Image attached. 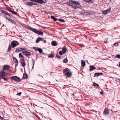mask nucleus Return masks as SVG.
Masks as SVG:
<instances>
[{
    "instance_id": "obj_1",
    "label": "nucleus",
    "mask_w": 120,
    "mask_h": 120,
    "mask_svg": "<svg viewBox=\"0 0 120 120\" xmlns=\"http://www.w3.org/2000/svg\"><path fill=\"white\" fill-rule=\"evenodd\" d=\"M27 28L28 29L37 34L41 35H43V32L37 30L36 29L32 28L31 26H28Z\"/></svg>"
},
{
    "instance_id": "obj_2",
    "label": "nucleus",
    "mask_w": 120,
    "mask_h": 120,
    "mask_svg": "<svg viewBox=\"0 0 120 120\" xmlns=\"http://www.w3.org/2000/svg\"><path fill=\"white\" fill-rule=\"evenodd\" d=\"M69 2L73 4V8L74 9H77L80 7V4L78 2L73 0H70Z\"/></svg>"
},
{
    "instance_id": "obj_3",
    "label": "nucleus",
    "mask_w": 120,
    "mask_h": 120,
    "mask_svg": "<svg viewBox=\"0 0 120 120\" xmlns=\"http://www.w3.org/2000/svg\"><path fill=\"white\" fill-rule=\"evenodd\" d=\"M11 43V45L13 48H14L17 46L19 45V44L18 41H12Z\"/></svg>"
},
{
    "instance_id": "obj_4",
    "label": "nucleus",
    "mask_w": 120,
    "mask_h": 120,
    "mask_svg": "<svg viewBox=\"0 0 120 120\" xmlns=\"http://www.w3.org/2000/svg\"><path fill=\"white\" fill-rule=\"evenodd\" d=\"M11 79L18 82H19L20 81V79L19 78L16 76H14L12 77Z\"/></svg>"
},
{
    "instance_id": "obj_5",
    "label": "nucleus",
    "mask_w": 120,
    "mask_h": 120,
    "mask_svg": "<svg viewBox=\"0 0 120 120\" xmlns=\"http://www.w3.org/2000/svg\"><path fill=\"white\" fill-rule=\"evenodd\" d=\"M109 112L108 110V109L107 108H106L104 111V114L105 116H106L109 114Z\"/></svg>"
},
{
    "instance_id": "obj_6",
    "label": "nucleus",
    "mask_w": 120,
    "mask_h": 120,
    "mask_svg": "<svg viewBox=\"0 0 120 120\" xmlns=\"http://www.w3.org/2000/svg\"><path fill=\"white\" fill-rule=\"evenodd\" d=\"M20 62L22 66L23 67H24L25 65V63L24 60L23 59H21L20 60Z\"/></svg>"
},
{
    "instance_id": "obj_7",
    "label": "nucleus",
    "mask_w": 120,
    "mask_h": 120,
    "mask_svg": "<svg viewBox=\"0 0 120 120\" xmlns=\"http://www.w3.org/2000/svg\"><path fill=\"white\" fill-rule=\"evenodd\" d=\"M35 2H37L40 4H42L45 3V2H44L43 0H36Z\"/></svg>"
},
{
    "instance_id": "obj_8",
    "label": "nucleus",
    "mask_w": 120,
    "mask_h": 120,
    "mask_svg": "<svg viewBox=\"0 0 120 120\" xmlns=\"http://www.w3.org/2000/svg\"><path fill=\"white\" fill-rule=\"evenodd\" d=\"M43 39L41 38L38 37L37 38L35 42L36 43H38L40 41H43Z\"/></svg>"
},
{
    "instance_id": "obj_9",
    "label": "nucleus",
    "mask_w": 120,
    "mask_h": 120,
    "mask_svg": "<svg viewBox=\"0 0 120 120\" xmlns=\"http://www.w3.org/2000/svg\"><path fill=\"white\" fill-rule=\"evenodd\" d=\"M10 67V66L7 65L4 66L3 68V70H8Z\"/></svg>"
},
{
    "instance_id": "obj_10",
    "label": "nucleus",
    "mask_w": 120,
    "mask_h": 120,
    "mask_svg": "<svg viewBox=\"0 0 120 120\" xmlns=\"http://www.w3.org/2000/svg\"><path fill=\"white\" fill-rule=\"evenodd\" d=\"M25 4L27 6H32V2H26L25 3Z\"/></svg>"
},
{
    "instance_id": "obj_11",
    "label": "nucleus",
    "mask_w": 120,
    "mask_h": 120,
    "mask_svg": "<svg viewBox=\"0 0 120 120\" xmlns=\"http://www.w3.org/2000/svg\"><path fill=\"white\" fill-rule=\"evenodd\" d=\"M1 13H4L5 16L7 17V16H6V15H8V16H9V17H11V16H10V15L9 14H8L6 12H5L3 10H1Z\"/></svg>"
},
{
    "instance_id": "obj_12",
    "label": "nucleus",
    "mask_w": 120,
    "mask_h": 120,
    "mask_svg": "<svg viewBox=\"0 0 120 120\" xmlns=\"http://www.w3.org/2000/svg\"><path fill=\"white\" fill-rule=\"evenodd\" d=\"M23 49V48H18L15 50V52H20Z\"/></svg>"
},
{
    "instance_id": "obj_13",
    "label": "nucleus",
    "mask_w": 120,
    "mask_h": 120,
    "mask_svg": "<svg viewBox=\"0 0 120 120\" xmlns=\"http://www.w3.org/2000/svg\"><path fill=\"white\" fill-rule=\"evenodd\" d=\"M62 51L63 52V54H65L66 52L67 51V48L65 47H64L62 49Z\"/></svg>"
},
{
    "instance_id": "obj_14",
    "label": "nucleus",
    "mask_w": 120,
    "mask_h": 120,
    "mask_svg": "<svg viewBox=\"0 0 120 120\" xmlns=\"http://www.w3.org/2000/svg\"><path fill=\"white\" fill-rule=\"evenodd\" d=\"M84 1L88 3H91L94 2L93 0H84Z\"/></svg>"
},
{
    "instance_id": "obj_15",
    "label": "nucleus",
    "mask_w": 120,
    "mask_h": 120,
    "mask_svg": "<svg viewBox=\"0 0 120 120\" xmlns=\"http://www.w3.org/2000/svg\"><path fill=\"white\" fill-rule=\"evenodd\" d=\"M52 45L54 46H56L57 45V44L56 41H52Z\"/></svg>"
},
{
    "instance_id": "obj_16",
    "label": "nucleus",
    "mask_w": 120,
    "mask_h": 120,
    "mask_svg": "<svg viewBox=\"0 0 120 120\" xmlns=\"http://www.w3.org/2000/svg\"><path fill=\"white\" fill-rule=\"evenodd\" d=\"M90 70L91 71L93 70H94L96 69L95 67L93 66H90Z\"/></svg>"
},
{
    "instance_id": "obj_17",
    "label": "nucleus",
    "mask_w": 120,
    "mask_h": 120,
    "mask_svg": "<svg viewBox=\"0 0 120 120\" xmlns=\"http://www.w3.org/2000/svg\"><path fill=\"white\" fill-rule=\"evenodd\" d=\"M5 76V75L4 72H0V77L4 76Z\"/></svg>"
},
{
    "instance_id": "obj_18",
    "label": "nucleus",
    "mask_w": 120,
    "mask_h": 120,
    "mask_svg": "<svg viewBox=\"0 0 120 120\" xmlns=\"http://www.w3.org/2000/svg\"><path fill=\"white\" fill-rule=\"evenodd\" d=\"M13 60L15 63H18V61L17 59L15 58V57H13Z\"/></svg>"
},
{
    "instance_id": "obj_19",
    "label": "nucleus",
    "mask_w": 120,
    "mask_h": 120,
    "mask_svg": "<svg viewBox=\"0 0 120 120\" xmlns=\"http://www.w3.org/2000/svg\"><path fill=\"white\" fill-rule=\"evenodd\" d=\"M81 64L82 66L84 67L85 65V62L83 60H82L81 61Z\"/></svg>"
},
{
    "instance_id": "obj_20",
    "label": "nucleus",
    "mask_w": 120,
    "mask_h": 120,
    "mask_svg": "<svg viewBox=\"0 0 120 120\" xmlns=\"http://www.w3.org/2000/svg\"><path fill=\"white\" fill-rule=\"evenodd\" d=\"M6 18L8 20L10 21H11L12 23L14 24H15V23L12 20L10 19H8V18H7V17H6Z\"/></svg>"
},
{
    "instance_id": "obj_21",
    "label": "nucleus",
    "mask_w": 120,
    "mask_h": 120,
    "mask_svg": "<svg viewBox=\"0 0 120 120\" xmlns=\"http://www.w3.org/2000/svg\"><path fill=\"white\" fill-rule=\"evenodd\" d=\"M90 11H85L84 12V14L86 15H90Z\"/></svg>"
},
{
    "instance_id": "obj_22",
    "label": "nucleus",
    "mask_w": 120,
    "mask_h": 120,
    "mask_svg": "<svg viewBox=\"0 0 120 120\" xmlns=\"http://www.w3.org/2000/svg\"><path fill=\"white\" fill-rule=\"evenodd\" d=\"M51 18L55 21H56L57 20H58L56 18L53 16H51Z\"/></svg>"
},
{
    "instance_id": "obj_23",
    "label": "nucleus",
    "mask_w": 120,
    "mask_h": 120,
    "mask_svg": "<svg viewBox=\"0 0 120 120\" xmlns=\"http://www.w3.org/2000/svg\"><path fill=\"white\" fill-rule=\"evenodd\" d=\"M11 45H9L8 46V49L7 50V52H9L11 49Z\"/></svg>"
},
{
    "instance_id": "obj_24",
    "label": "nucleus",
    "mask_w": 120,
    "mask_h": 120,
    "mask_svg": "<svg viewBox=\"0 0 120 120\" xmlns=\"http://www.w3.org/2000/svg\"><path fill=\"white\" fill-rule=\"evenodd\" d=\"M25 52V55L27 56H28L30 55V52H28L27 51H26V52Z\"/></svg>"
},
{
    "instance_id": "obj_25",
    "label": "nucleus",
    "mask_w": 120,
    "mask_h": 120,
    "mask_svg": "<svg viewBox=\"0 0 120 120\" xmlns=\"http://www.w3.org/2000/svg\"><path fill=\"white\" fill-rule=\"evenodd\" d=\"M23 78L25 79L27 78V75L26 74H24L23 75Z\"/></svg>"
},
{
    "instance_id": "obj_26",
    "label": "nucleus",
    "mask_w": 120,
    "mask_h": 120,
    "mask_svg": "<svg viewBox=\"0 0 120 120\" xmlns=\"http://www.w3.org/2000/svg\"><path fill=\"white\" fill-rule=\"evenodd\" d=\"M67 75L68 77H69L72 75V74L69 72H67Z\"/></svg>"
},
{
    "instance_id": "obj_27",
    "label": "nucleus",
    "mask_w": 120,
    "mask_h": 120,
    "mask_svg": "<svg viewBox=\"0 0 120 120\" xmlns=\"http://www.w3.org/2000/svg\"><path fill=\"white\" fill-rule=\"evenodd\" d=\"M38 51L40 53L42 52H43V50L42 49L40 48L38 49Z\"/></svg>"
},
{
    "instance_id": "obj_28",
    "label": "nucleus",
    "mask_w": 120,
    "mask_h": 120,
    "mask_svg": "<svg viewBox=\"0 0 120 120\" xmlns=\"http://www.w3.org/2000/svg\"><path fill=\"white\" fill-rule=\"evenodd\" d=\"M63 71L64 72H67L69 71V70L68 69L66 68L64 69Z\"/></svg>"
},
{
    "instance_id": "obj_29",
    "label": "nucleus",
    "mask_w": 120,
    "mask_h": 120,
    "mask_svg": "<svg viewBox=\"0 0 120 120\" xmlns=\"http://www.w3.org/2000/svg\"><path fill=\"white\" fill-rule=\"evenodd\" d=\"M19 57L20 58H23V57L22 56V53H20L19 54Z\"/></svg>"
},
{
    "instance_id": "obj_30",
    "label": "nucleus",
    "mask_w": 120,
    "mask_h": 120,
    "mask_svg": "<svg viewBox=\"0 0 120 120\" xmlns=\"http://www.w3.org/2000/svg\"><path fill=\"white\" fill-rule=\"evenodd\" d=\"M64 63H66L68 62V60L67 58L65 59L64 60Z\"/></svg>"
},
{
    "instance_id": "obj_31",
    "label": "nucleus",
    "mask_w": 120,
    "mask_h": 120,
    "mask_svg": "<svg viewBox=\"0 0 120 120\" xmlns=\"http://www.w3.org/2000/svg\"><path fill=\"white\" fill-rule=\"evenodd\" d=\"M111 9V8H109V9H107L105 11L107 12V13H109V12H110Z\"/></svg>"
},
{
    "instance_id": "obj_32",
    "label": "nucleus",
    "mask_w": 120,
    "mask_h": 120,
    "mask_svg": "<svg viewBox=\"0 0 120 120\" xmlns=\"http://www.w3.org/2000/svg\"><path fill=\"white\" fill-rule=\"evenodd\" d=\"M54 56V55L52 54H51L50 55H49L48 56V57H50V58L53 57Z\"/></svg>"
},
{
    "instance_id": "obj_33",
    "label": "nucleus",
    "mask_w": 120,
    "mask_h": 120,
    "mask_svg": "<svg viewBox=\"0 0 120 120\" xmlns=\"http://www.w3.org/2000/svg\"><path fill=\"white\" fill-rule=\"evenodd\" d=\"M68 4H69V5L71 7H72V8H73V3H72L71 2V3H68Z\"/></svg>"
},
{
    "instance_id": "obj_34",
    "label": "nucleus",
    "mask_w": 120,
    "mask_h": 120,
    "mask_svg": "<svg viewBox=\"0 0 120 120\" xmlns=\"http://www.w3.org/2000/svg\"><path fill=\"white\" fill-rule=\"evenodd\" d=\"M59 20L60 21L62 22H64L65 21V20L64 19H59Z\"/></svg>"
},
{
    "instance_id": "obj_35",
    "label": "nucleus",
    "mask_w": 120,
    "mask_h": 120,
    "mask_svg": "<svg viewBox=\"0 0 120 120\" xmlns=\"http://www.w3.org/2000/svg\"><path fill=\"white\" fill-rule=\"evenodd\" d=\"M93 86H98V84L94 82L93 85Z\"/></svg>"
},
{
    "instance_id": "obj_36",
    "label": "nucleus",
    "mask_w": 120,
    "mask_h": 120,
    "mask_svg": "<svg viewBox=\"0 0 120 120\" xmlns=\"http://www.w3.org/2000/svg\"><path fill=\"white\" fill-rule=\"evenodd\" d=\"M59 54L61 55H62L63 54V52L62 51H60L59 52Z\"/></svg>"
},
{
    "instance_id": "obj_37",
    "label": "nucleus",
    "mask_w": 120,
    "mask_h": 120,
    "mask_svg": "<svg viewBox=\"0 0 120 120\" xmlns=\"http://www.w3.org/2000/svg\"><path fill=\"white\" fill-rule=\"evenodd\" d=\"M103 13L104 15H105L106 14H107L108 13H107V12H106V11L105 10V11H103Z\"/></svg>"
},
{
    "instance_id": "obj_38",
    "label": "nucleus",
    "mask_w": 120,
    "mask_h": 120,
    "mask_svg": "<svg viewBox=\"0 0 120 120\" xmlns=\"http://www.w3.org/2000/svg\"><path fill=\"white\" fill-rule=\"evenodd\" d=\"M22 53H25V52H26V51L25 49H24V48H23V50H22Z\"/></svg>"
},
{
    "instance_id": "obj_39",
    "label": "nucleus",
    "mask_w": 120,
    "mask_h": 120,
    "mask_svg": "<svg viewBox=\"0 0 120 120\" xmlns=\"http://www.w3.org/2000/svg\"><path fill=\"white\" fill-rule=\"evenodd\" d=\"M116 57L120 59V55L119 54L117 55H116Z\"/></svg>"
},
{
    "instance_id": "obj_40",
    "label": "nucleus",
    "mask_w": 120,
    "mask_h": 120,
    "mask_svg": "<svg viewBox=\"0 0 120 120\" xmlns=\"http://www.w3.org/2000/svg\"><path fill=\"white\" fill-rule=\"evenodd\" d=\"M113 45L116 46H117L118 45V43H116L114 44Z\"/></svg>"
},
{
    "instance_id": "obj_41",
    "label": "nucleus",
    "mask_w": 120,
    "mask_h": 120,
    "mask_svg": "<svg viewBox=\"0 0 120 120\" xmlns=\"http://www.w3.org/2000/svg\"><path fill=\"white\" fill-rule=\"evenodd\" d=\"M33 48L34 49L35 51H37V50H38V49L37 48L35 47H34Z\"/></svg>"
},
{
    "instance_id": "obj_42",
    "label": "nucleus",
    "mask_w": 120,
    "mask_h": 120,
    "mask_svg": "<svg viewBox=\"0 0 120 120\" xmlns=\"http://www.w3.org/2000/svg\"><path fill=\"white\" fill-rule=\"evenodd\" d=\"M2 79H4L5 81H7L8 80V79L6 78H2Z\"/></svg>"
},
{
    "instance_id": "obj_43",
    "label": "nucleus",
    "mask_w": 120,
    "mask_h": 120,
    "mask_svg": "<svg viewBox=\"0 0 120 120\" xmlns=\"http://www.w3.org/2000/svg\"><path fill=\"white\" fill-rule=\"evenodd\" d=\"M103 74L102 73H98V76L99 75H101Z\"/></svg>"
},
{
    "instance_id": "obj_44",
    "label": "nucleus",
    "mask_w": 120,
    "mask_h": 120,
    "mask_svg": "<svg viewBox=\"0 0 120 120\" xmlns=\"http://www.w3.org/2000/svg\"><path fill=\"white\" fill-rule=\"evenodd\" d=\"M8 11H9V12H11V13H13V11H12L9 9H8L7 10Z\"/></svg>"
},
{
    "instance_id": "obj_45",
    "label": "nucleus",
    "mask_w": 120,
    "mask_h": 120,
    "mask_svg": "<svg viewBox=\"0 0 120 120\" xmlns=\"http://www.w3.org/2000/svg\"><path fill=\"white\" fill-rule=\"evenodd\" d=\"M56 56L59 59H60L61 58L60 56H58V54H57V55Z\"/></svg>"
},
{
    "instance_id": "obj_46",
    "label": "nucleus",
    "mask_w": 120,
    "mask_h": 120,
    "mask_svg": "<svg viewBox=\"0 0 120 120\" xmlns=\"http://www.w3.org/2000/svg\"><path fill=\"white\" fill-rule=\"evenodd\" d=\"M97 76H98V73H95L94 76L95 77Z\"/></svg>"
},
{
    "instance_id": "obj_47",
    "label": "nucleus",
    "mask_w": 120,
    "mask_h": 120,
    "mask_svg": "<svg viewBox=\"0 0 120 120\" xmlns=\"http://www.w3.org/2000/svg\"><path fill=\"white\" fill-rule=\"evenodd\" d=\"M103 90H102L100 92L101 95H103Z\"/></svg>"
},
{
    "instance_id": "obj_48",
    "label": "nucleus",
    "mask_w": 120,
    "mask_h": 120,
    "mask_svg": "<svg viewBox=\"0 0 120 120\" xmlns=\"http://www.w3.org/2000/svg\"><path fill=\"white\" fill-rule=\"evenodd\" d=\"M21 92H20L19 93H17V95L19 96H20L21 95Z\"/></svg>"
},
{
    "instance_id": "obj_49",
    "label": "nucleus",
    "mask_w": 120,
    "mask_h": 120,
    "mask_svg": "<svg viewBox=\"0 0 120 120\" xmlns=\"http://www.w3.org/2000/svg\"><path fill=\"white\" fill-rule=\"evenodd\" d=\"M104 42L106 44H107V43H108V42L107 41V40H105V41H104Z\"/></svg>"
},
{
    "instance_id": "obj_50",
    "label": "nucleus",
    "mask_w": 120,
    "mask_h": 120,
    "mask_svg": "<svg viewBox=\"0 0 120 120\" xmlns=\"http://www.w3.org/2000/svg\"><path fill=\"white\" fill-rule=\"evenodd\" d=\"M12 13L13 14H14L15 15H17V13L16 12H14V11H13V12Z\"/></svg>"
},
{
    "instance_id": "obj_51",
    "label": "nucleus",
    "mask_w": 120,
    "mask_h": 120,
    "mask_svg": "<svg viewBox=\"0 0 120 120\" xmlns=\"http://www.w3.org/2000/svg\"><path fill=\"white\" fill-rule=\"evenodd\" d=\"M37 4L36 3L32 2V5H35Z\"/></svg>"
},
{
    "instance_id": "obj_52",
    "label": "nucleus",
    "mask_w": 120,
    "mask_h": 120,
    "mask_svg": "<svg viewBox=\"0 0 120 120\" xmlns=\"http://www.w3.org/2000/svg\"><path fill=\"white\" fill-rule=\"evenodd\" d=\"M93 113L94 114H97V112L95 111H93Z\"/></svg>"
},
{
    "instance_id": "obj_53",
    "label": "nucleus",
    "mask_w": 120,
    "mask_h": 120,
    "mask_svg": "<svg viewBox=\"0 0 120 120\" xmlns=\"http://www.w3.org/2000/svg\"><path fill=\"white\" fill-rule=\"evenodd\" d=\"M35 115L36 116V117H37L38 118H39V119H40V118L36 114H35Z\"/></svg>"
},
{
    "instance_id": "obj_54",
    "label": "nucleus",
    "mask_w": 120,
    "mask_h": 120,
    "mask_svg": "<svg viewBox=\"0 0 120 120\" xmlns=\"http://www.w3.org/2000/svg\"><path fill=\"white\" fill-rule=\"evenodd\" d=\"M30 1H33L34 2H35L36 0H29Z\"/></svg>"
},
{
    "instance_id": "obj_55",
    "label": "nucleus",
    "mask_w": 120,
    "mask_h": 120,
    "mask_svg": "<svg viewBox=\"0 0 120 120\" xmlns=\"http://www.w3.org/2000/svg\"><path fill=\"white\" fill-rule=\"evenodd\" d=\"M32 61L33 62V64H34V63L35 62V61L33 59H32Z\"/></svg>"
},
{
    "instance_id": "obj_56",
    "label": "nucleus",
    "mask_w": 120,
    "mask_h": 120,
    "mask_svg": "<svg viewBox=\"0 0 120 120\" xmlns=\"http://www.w3.org/2000/svg\"><path fill=\"white\" fill-rule=\"evenodd\" d=\"M0 118L1 119H4V118L3 117H1L0 116Z\"/></svg>"
},
{
    "instance_id": "obj_57",
    "label": "nucleus",
    "mask_w": 120,
    "mask_h": 120,
    "mask_svg": "<svg viewBox=\"0 0 120 120\" xmlns=\"http://www.w3.org/2000/svg\"><path fill=\"white\" fill-rule=\"evenodd\" d=\"M34 64H33V66H32V69H33V68H34Z\"/></svg>"
},
{
    "instance_id": "obj_58",
    "label": "nucleus",
    "mask_w": 120,
    "mask_h": 120,
    "mask_svg": "<svg viewBox=\"0 0 120 120\" xmlns=\"http://www.w3.org/2000/svg\"><path fill=\"white\" fill-rule=\"evenodd\" d=\"M46 40H44L43 41V42L44 43H46Z\"/></svg>"
},
{
    "instance_id": "obj_59",
    "label": "nucleus",
    "mask_w": 120,
    "mask_h": 120,
    "mask_svg": "<svg viewBox=\"0 0 120 120\" xmlns=\"http://www.w3.org/2000/svg\"><path fill=\"white\" fill-rule=\"evenodd\" d=\"M119 67L120 68V62L119 63Z\"/></svg>"
},
{
    "instance_id": "obj_60",
    "label": "nucleus",
    "mask_w": 120,
    "mask_h": 120,
    "mask_svg": "<svg viewBox=\"0 0 120 120\" xmlns=\"http://www.w3.org/2000/svg\"><path fill=\"white\" fill-rule=\"evenodd\" d=\"M48 73H47L46 74H48Z\"/></svg>"
},
{
    "instance_id": "obj_61",
    "label": "nucleus",
    "mask_w": 120,
    "mask_h": 120,
    "mask_svg": "<svg viewBox=\"0 0 120 120\" xmlns=\"http://www.w3.org/2000/svg\"><path fill=\"white\" fill-rule=\"evenodd\" d=\"M98 86H99L98 84Z\"/></svg>"
},
{
    "instance_id": "obj_62",
    "label": "nucleus",
    "mask_w": 120,
    "mask_h": 120,
    "mask_svg": "<svg viewBox=\"0 0 120 120\" xmlns=\"http://www.w3.org/2000/svg\"><path fill=\"white\" fill-rule=\"evenodd\" d=\"M110 0V1H111V0Z\"/></svg>"
}]
</instances>
